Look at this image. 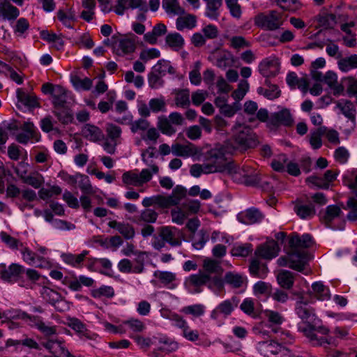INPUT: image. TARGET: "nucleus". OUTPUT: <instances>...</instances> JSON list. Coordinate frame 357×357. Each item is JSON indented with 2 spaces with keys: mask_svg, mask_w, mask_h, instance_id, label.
<instances>
[{
  "mask_svg": "<svg viewBox=\"0 0 357 357\" xmlns=\"http://www.w3.org/2000/svg\"><path fill=\"white\" fill-rule=\"evenodd\" d=\"M202 273L209 278L208 289L211 290L216 289L219 291L223 289L222 278L223 268L220 261L210 258L204 259L203 271Z\"/></svg>",
  "mask_w": 357,
  "mask_h": 357,
  "instance_id": "obj_5",
  "label": "nucleus"
},
{
  "mask_svg": "<svg viewBox=\"0 0 357 357\" xmlns=\"http://www.w3.org/2000/svg\"><path fill=\"white\" fill-rule=\"evenodd\" d=\"M158 127L165 135H172L176 132V129L172 126L170 121L165 116L158 119Z\"/></svg>",
  "mask_w": 357,
  "mask_h": 357,
  "instance_id": "obj_51",
  "label": "nucleus"
},
{
  "mask_svg": "<svg viewBox=\"0 0 357 357\" xmlns=\"http://www.w3.org/2000/svg\"><path fill=\"white\" fill-rule=\"evenodd\" d=\"M280 66L275 59H265L259 64L260 74L266 78L276 76L278 73Z\"/></svg>",
  "mask_w": 357,
  "mask_h": 357,
  "instance_id": "obj_20",
  "label": "nucleus"
},
{
  "mask_svg": "<svg viewBox=\"0 0 357 357\" xmlns=\"http://www.w3.org/2000/svg\"><path fill=\"white\" fill-rule=\"evenodd\" d=\"M154 276L165 286L169 285L176 280V275L169 271H155Z\"/></svg>",
  "mask_w": 357,
  "mask_h": 357,
  "instance_id": "obj_57",
  "label": "nucleus"
},
{
  "mask_svg": "<svg viewBox=\"0 0 357 357\" xmlns=\"http://www.w3.org/2000/svg\"><path fill=\"white\" fill-rule=\"evenodd\" d=\"M265 84L269 86V89H264L263 88L260 87L258 89L259 93L263 92V95L269 100L278 98L280 96V90L279 89L278 86H270V82L268 79H266Z\"/></svg>",
  "mask_w": 357,
  "mask_h": 357,
  "instance_id": "obj_49",
  "label": "nucleus"
},
{
  "mask_svg": "<svg viewBox=\"0 0 357 357\" xmlns=\"http://www.w3.org/2000/svg\"><path fill=\"white\" fill-rule=\"evenodd\" d=\"M163 74H159L158 71L155 70V66L153 67V70L148 75L149 85L151 89H158L162 86L164 81L162 79Z\"/></svg>",
  "mask_w": 357,
  "mask_h": 357,
  "instance_id": "obj_48",
  "label": "nucleus"
},
{
  "mask_svg": "<svg viewBox=\"0 0 357 357\" xmlns=\"http://www.w3.org/2000/svg\"><path fill=\"white\" fill-rule=\"evenodd\" d=\"M288 162L287 156L285 154L279 155L278 159H274L271 162L272 168L279 172H282L285 171L284 165Z\"/></svg>",
  "mask_w": 357,
  "mask_h": 357,
  "instance_id": "obj_62",
  "label": "nucleus"
},
{
  "mask_svg": "<svg viewBox=\"0 0 357 357\" xmlns=\"http://www.w3.org/2000/svg\"><path fill=\"white\" fill-rule=\"evenodd\" d=\"M165 196L163 195H155L150 197H145L142 200V205L146 207H150L151 206L158 205L160 208H166L165 204Z\"/></svg>",
  "mask_w": 357,
  "mask_h": 357,
  "instance_id": "obj_53",
  "label": "nucleus"
},
{
  "mask_svg": "<svg viewBox=\"0 0 357 357\" xmlns=\"http://www.w3.org/2000/svg\"><path fill=\"white\" fill-rule=\"evenodd\" d=\"M294 123L292 116L288 109L271 114L268 120V126L278 127L280 126H291Z\"/></svg>",
  "mask_w": 357,
  "mask_h": 357,
  "instance_id": "obj_12",
  "label": "nucleus"
},
{
  "mask_svg": "<svg viewBox=\"0 0 357 357\" xmlns=\"http://www.w3.org/2000/svg\"><path fill=\"white\" fill-rule=\"evenodd\" d=\"M223 285L227 284L232 289H241L247 286L248 280L244 275L236 271H228L222 278Z\"/></svg>",
  "mask_w": 357,
  "mask_h": 357,
  "instance_id": "obj_15",
  "label": "nucleus"
},
{
  "mask_svg": "<svg viewBox=\"0 0 357 357\" xmlns=\"http://www.w3.org/2000/svg\"><path fill=\"white\" fill-rule=\"evenodd\" d=\"M68 326L75 331L80 337L81 339L86 340H95L96 335L91 333L86 327V325L77 318H70L68 321Z\"/></svg>",
  "mask_w": 357,
  "mask_h": 357,
  "instance_id": "obj_19",
  "label": "nucleus"
},
{
  "mask_svg": "<svg viewBox=\"0 0 357 357\" xmlns=\"http://www.w3.org/2000/svg\"><path fill=\"white\" fill-rule=\"evenodd\" d=\"M165 43L172 50L178 52L183 47L185 40L179 33L174 32L166 36Z\"/></svg>",
  "mask_w": 357,
  "mask_h": 357,
  "instance_id": "obj_33",
  "label": "nucleus"
},
{
  "mask_svg": "<svg viewBox=\"0 0 357 357\" xmlns=\"http://www.w3.org/2000/svg\"><path fill=\"white\" fill-rule=\"evenodd\" d=\"M181 312L186 314L200 317L204 313V306L201 304L188 305L182 308Z\"/></svg>",
  "mask_w": 357,
  "mask_h": 357,
  "instance_id": "obj_61",
  "label": "nucleus"
},
{
  "mask_svg": "<svg viewBox=\"0 0 357 357\" xmlns=\"http://www.w3.org/2000/svg\"><path fill=\"white\" fill-rule=\"evenodd\" d=\"M233 132L232 141L225 142L228 143V147L231 150V153L236 150L244 151L249 149H254L259 143L256 135L244 124H236L233 128Z\"/></svg>",
  "mask_w": 357,
  "mask_h": 357,
  "instance_id": "obj_3",
  "label": "nucleus"
},
{
  "mask_svg": "<svg viewBox=\"0 0 357 357\" xmlns=\"http://www.w3.org/2000/svg\"><path fill=\"white\" fill-rule=\"evenodd\" d=\"M174 101L177 107L188 108L190 105V91L187 89L176 90Z\"/></svg>",
  "mask_w": 357,
  "mask_h": 357,
  "instance_id": "obj_39",
  "label": "nucleus"
},
{
  "mask_svg": "<svg viewBox=\"0 0 357 357\" xmlns=\"http://www.w3.org/2000/svg\"><path fill=\"white\" fill-rule=\"evenodd\" d=\"M279 250L278 243L272 240L259 245L255 254L261 258L271 259L278 255Z\"/></svg>",
  "mask_w": 357,
  "mask_h": 357,
  "instance_id": "obj_14",
  "label": "nucleus"
},
{
  "mask_svg": "<svg viewBox=\"0 0 357 357\" xmlns=\"http://www.w3.org/2000/svg\"><path fill=\"white\" fill-rule=\"evenodd\" d=\"M82 134L84 138L93 142H98L105 139V136L102 130L98 127L89 123L86 124L82 128Z\"/></svg>",
  "mask_w": 357,
  "mask_h": 357,
  "instance_id": "obj_25",
  "label": "nucleus"
},
{
  "mask_svg": "<svg viewBox=\"0 0 357 357\" xmlns=\"http://www.w3.org/2000/svg\"><path fill=\"white\" fill-rule=\"evenodd\" d=\"M264 218L263 213L256 208H250L241 212L237 215L239 222L245 225H252L260 222Z\"/></svg>",
  "mask_w": 357,
  "mask_h": 357,
  "instance_id": "obj_17",
  "label": "nucleus"
},
{
  "mask_svg": "<svg viewBox=\"0 0 357 357\" xmlns=\"http://www.w3.org/2000/svg\"><path fill=\"white\" fill-rule=\"evenodd\" d=\"M52 98L54 108L68 105L70 103L69 100H72L70 93L61 85L56 88Z\"/></svg>",
  "mask_w": 357,
  "mask_h": 357,
  "instance_id": "obj_23",
  "label": "nucleus"
},
{
  "mask_svg": "<svg viewBox=\"0 0 357 357\" xmlns=\"http://www.w3.org/2000/svg\"><path fill=\"white\" fill-rule=\"evenodd\" d=\"M108 226L117 230L126 240L133 238L135 235L134 227L128 222L112 220L108 222Z\"/></svg>",
  "mask_w": 357,
  "mask_h": 357,
  "instance_id": "obj_22",
  "label": "nucleus"
},
{
  "mask_svg": "<svg viewBox=\"0 0 357 357\" xmlns=\"http://www.w3.org/2000/svg\"><path fill=\"white\" fill-rule=\"evenodd\" d=\"M317 21L319 26L325 29L332 28L335 23V15L333 14L319 15L317 16Z\"/></svg>",
  "mask_w": 357,
  "mask_h": 357,
  "instance_id": "obj_55",
  "label": "nucleus"
},
{
  "mask_svg": "<svg viewBox=\"0 0 357 357\" xmlns=\"http://www.w3.org/2000/svg\"><path fill=\"white\" fill-rule=\"evenodd\" d=\"M105 131L107 138L121 144V128L113 123H107Z\"/></svg>",
  "mask_w": 357,
  "mask_h": 357,
  "instance_id": "obj_47",
  "label": "nucleus"
},
{
  "mask_svg": "<svg viewBox=\"0 0 357 357\" xmlns=\"http://www.w3.org/2000/svg\"><path fill=\"white\" fill-rule=\"evenodd\" d=\"M312 244L313 241L310 234L300 236L298 234H292L289 238L291 250L288 252V257H280L278 260L279 265L303 272L310 259V253L304 249L310 248Z\"/></svg>",
  "mask_w": 357,
  "mask_h": 357,
  "instance_id": "obj_1",
  "label": "nucleus"
},
{
  "mask_svg": "<svg viewBox=\"0 0 357 357\" xmlns=\"http://www.w3.org/2000/svg\"><path fill=\"white\" fill-rule=\"evenodd\" d=\"M89 254V251L84 250L79 255L63 253L61 255V257L66 264L73 267L79 268L82 267L83 261Z\"/></svg>",
  "mask_w": 357,
  "mask_h": 357,
  "instance_id": "obj_27",
  "label": "nucleus"
},
{
  "mask_svg": "<svg viewBox=\"0 0 357 357\" xmlns=\"http://www.w3.org/2000/svg\"><path fill=\"white\" fill-rule=\"evenodd\" d=\"M298 331L303 333L314 346H323L325 343L331 344V340L324 337H318L315 333V326L310 324H307L305 326H298Z\"/></svg>",
  "mask_w": 357,
  "mask_h": 357,
  "instance_id": "obj_18",
  "label": "nucleus"
},
{
  "mask_svg": "<svg viewBox=\"0 0 357 357\" xmlns=\"http://www.w3.org/2000/svg\"><path fill=\"white\" fill-rule=\"evenodd\" d=\"M347 206L351 211L347 214V219L350 221L357 220V200L354 197H350L347 202Z\"/></svg>",
  "mask_w": 357,
  "mask_h": 357,
  "instance_id": "obj_64",
  "label": "nucleus"
},
{
  "mask_svg": "<svg viewBox=\"0 0 357 357\" xmlns=\"http://www.w3.org/2000/svg\"><path fill=\"white\" fill-rule=\"evenodd\" d=\"M172 153L178 157L193 158L200 155L201 149L189 142L185 144L176 143L172 146Z\"/></svg>",
  "mask_w": 357,
  "mask_h": 357,
  "instance_id": "obj_11",
  "label": "nucleus"
},
{
  "mask_svg": "<svg viewBox=\"0 0 357 357\" xmlns=\"http://www.w3.org/2000/svg\"><path fill=\"white\" fill-rule=\"evenodd\" d=\"M259 352L266 357H275L280 348V344L273 340L260 341L257 346Z\"/></svg>",
  "mask_w": 357,
  "mask_h": 357,
  "instance_id": "obj_21",
  "label": "nucleus"
},
{
  "mask_svg": "<svg viewBox=\"0 0 357 357\" xmlns=\"http://www.w3.org/2000/svg\"><path fill=\"white\" fill-rule=\"evenodd\" d=\"M17 96L19 102L29 108H35L40 106L36 96L26 93L22 89H17Z\"/></svg>",
  "mask_w": 357,
  "mask_h": 357,
  "instance_id": "obj_37",
  "label": "nucleus"
},
{
  "mask_svg": "<svg viewBox=\"0 0 357 357\" xmlns=\"http://www.w3.org/2000/svg\"><path fill=\"white\" fill-rule=\"evenodd\" d=\"M171 247H178L182 243L178 229L175 227L162 226L157 229V234L153 236L152 246L156 250H160L166 244Z\"/></svg>",
  "mask_w": 357,
  "mask_h": 357,
  "instance_id": "obj_4",
  "label": "nucleus"
},
{
  "mask_svg": "<svg viewBox=\"0 0 357 357\" xmlns=\"http://www.w3.org/2000/svg\"><path fill=\"white\" fill-rule=\"evenodd\" d=\"M77 177L79 188L83 194L93 195L95 193L88 176L77 173Z\"/></svg>",
  "mask_w": 357,
  "mask_h": 357,
  "instance_id": "obj_43",
  "label": "nucleus"
},
{
  "mask_svg": "<svg viewBox=\"0 0 357 357\" xmlns=\"http://www.w3.org/2000/svg\"><path fill=\"white\" fill-rule=\"evenodd\" d=\"M41 295L47 302L52 305H55L57 302L60 301L61 297L59 293L47 287H43Z\"/></svg>",
  "mask_w": 357,
  "mask_h": 357,
  "instance_id": "obj_45",
  "label": "nucleus"
},
{
  "mask_svg": "<svg viewBox=\"0 0 357 357\" xmlns=\"http://www.w3.org/2000/svg\"><path fill=\"white\" fill-rule=\"evenodd\" d=\"M337 107L352 122L356 121V109L354 104L349 100L342 99L337 102Z\"/></svg>",
  "mask_w": 357,
  "mask_h": 357,
  "instance_id": "obj_29",
  "label": "nucleus"
},
{
  "mask_svg": "<svg viewBox=\"0 0 357 357\" xmlns=\"http://www.w3.org/2000/svg\"><path fill=\"white\" fill-rule=\"evenodd\" d=\"M294 295L297 296L299 300L296 302L295 311L296 314L301 318L303 322L310 324L315 317L314 310L307 305L306 301L303 300L301 293L296 292Z\"/></svg>",
  "mask_w": 357,
  "mask_h": 357,
  "instance_id": "obj_10",
  "label": "nucleus"
},
{
  "mask_svg": "<svg viewBox=\"0 0 357 357\" xmlns=\"http://www.w3.org/2000/svg\"><path fill=\"white\" fill-rule=\"evenodd\" d=\"M242 178V182L247 186H258L261 182V176L258 172L251 169L246 170L244 167L242 169L237 168V172Z\"/></svg>",
  "mask_w": 357,
  "mask_h": 357,
  "instance_id": "obj_26",
  "label": "nucleus"
},
{
  "mask_svg": "<svg viewBox=\"0 0 357 357\" xmlns=\"http://www.w3.org/2000/svg\"><path fill=\"white\" fill-rule=\"evenodd\" d=\"M253 250L251 243L236 244L231 250V254L234 257H245Z\"/></svg>",
  "mask_w": 357,
  "mask_h": 357,
  "instance_id": "obj_44",
  "label": "nucleus"
},
{
  "mask_svg": "<svg viewBox=\"0 0 357 357\" xmlns=\"http://www.w3.org/2000/svg\"><path fill=\"white\" fill-rule=\"evenodd\" d=\"M71 82L75 89L84 91H89L93 84V82L91 79L88 77L81 79L77 75L71 77Z\"/></svg>",
  "mask_w": 357,
  "mask_h": 357,
  "instance_id": "obj_46",
  "label": "nucleus"
},
{
  "mask_svg": "<svg viewBox=\"0 0 357 357\" xmlns=\"http://www.w3.org/2000/svg\"><path fill=\"white\" fill-rule=\"evenodd\" d=\"M62 190L58 185H53L50 189L42 188L39 190V197L43 200H46L54 195H59L61 193Z\"/></svg>",
  "mask_w": 357,
  "mask_h": 357,
  "instance_id": "obj_59",
  "label": "nucleus"
},
{
  "mask_svg": "<svg viewBox=\"0 0 357 357\" xmlns=\"http://www.w3.org/2000/svg\"><path fill=\"white\" fill-rule=\"evenodd\" d=\"M19 15L18 8L10 3L5 1L0 4V16H2L4 20H14Z\"/></svg>",
  "mask_w": 357,
  "mask_h": 357,
  "instance_id": "obj_34",
  "label": "nucleus"
},
{
  "mask_svg": "<svg viewBox=\"0 0 357 357\" xmlns=\"http://www.w3.org/2000/svg\"><path fill=\"white\" fill-rule=\"evenodd\" d=\"M187 195L186 189L181 185H176L172 190L170 195L165 196V208L172 206H176Z\"/></svg>",
  "mask_w": 357,
  "mask_h": 357,
  "instance_id": "obj_24",
  "label": "nucleus"
},
{
  "mask_svg": "<svg viewBox=\"0 0 357 357\" xmlns=\"http://www.w3.org/2000/svg\"><path fill=\"white\" fill-rule=\"evenodd\" d=\"M296 274L287 271L281 270L277 275V281L280 287L283 289H291L294 284Z\"/></svg>",
  "mask_w": 357,
  "mask_h": 357,
  "instance_id": "obj_30",
  "label": "nucleus"
},
{
  "mask_svg": "<svg viewBox=\"0 0 357 357\" xmlns=\"http://www.w3.org/2000/svg\"><path fill=\"white\" fill-rule=\"evenodd\" d=\"M22 255L23 257V260L27 263L29 265L31 266H40V265L36 264V259L38 260H41L42 258L37 256L35 252L31 251L29 248L26 247H22Z\"/></svg>",
  "mask_w": 357,
  "mask_h": 357,
  "instance_id": "obj_54",
  "label": "nucleus"
},
{
  "mask_svg": "<svg viewBox=\"0 0 357 357\" xmlns=\"http://www.w3.org/2000/svg\"><path fill=\"white\" fill-rule=\"evenodd\" d=\"M342 211L340 208L337 205H330L326 207V213L322 217V222L326 225V227H331L332 221L337 217H338Z\"/></svg>",
  "mask_w": 357,
  "mask_h": 357,
  "instance_id": "obj_40",
  "label": "nucleus"
},
{
  "mask_svg": "<svg viewBox=\"0 0 357 357\" xmlns=\"http://www.w3.org/2000/svg\"><path fill=\"white\" fill-rule=\"evenodd\" d=\"M0 278L2 280L9 283L17 282L22 274L25 271L24 268L18 264L13 263L9 266L4 264H0Z\"/></svg>",
  "mask_w": 357,
  "mask_h": 357,
  "instance_id": "obj_9",
  "label": "nucleus"
},
{
  "mask_svg": "<svg viewBox=\"0 0 357 357\" xmlns=\"http://www.w3.org/2000/svg\"><path fill=\"white\" fill-rule=\"evenodd\" d=\"M53 113L57 117L58 120L63 124H68L73 120V114L72 110L70 109L69 105L55 107Z\"/></svg>",
  "mask_w": 357,
  "mask_h": 357,
  "instance_id": "obj_36",
  "label": "nucleus"
},
{
  "mask_svg": "<svg viewBox=\"0 0 357 357\" xmlns=\"http://www.w3.org/2000/svg\"><path fill=\"white\" fill-rule=\"evenodd\" d=\"M172 221L178 225H183L188 215L184 209L180 206L171 211Z\"/></svg>",
  "mask_w": 357,
  "mask_h": 357,
  "instance_id": "obj_56",
  "label": "nucleus"
},
{
  "mask_svg": "<svg viewBox=\"0 0 357 357\" xmlns=\"http://www.w3.org/2000/svg\"><path fill=\"white\" fill-rule=\"evenodd\" d=\"M206 3V16L211 19H218V10L222 4V0H203Z\"/></svg>",
  "mask_w": 357,
  "mask_h": 357,
  "instance_id": "obj_42",
  "label": "nucleus"
},
{
  "mask_svg": "<svg viewBox=\"0 0 357 357\" xmlns=\"http://www.w3.org/2000/svg\"><path fill=\"white\" fill-rule=\"evenodd\" d=\"M151 169V171L143 169L139 174L133 171L126 172L122 175V181L126 185L141 187L152 179L153 174H156L159 172V167L156 165H152Z\"/></svg>",
  "mask_w": 357,
  "mask_h": 357,
  "instance_id": "obj_6",
  "label": "nucleus"
},
{
  "mask_svg": "<svg viewBox=\"0 0 357 357\" xmlns=\"http://www.w3.org/2000/svg\"><path fill=\"white\" fill-rule=\"evenodd\" d=\"M149 106L153 113L166 111V102L163 98L151 99L149 102Z\"/></svg>",
  "mask_w": 357,
  "mask_h": 357,
  "instance_id": "obj_58",
  "label": "nucleus"
},
{
  "mask_svg": "<svg viewBox=\"0 0 357 357\" xmlns=\"http://www.w3.org/2000/svg\"><path fill=\"white\" fill-rule=\"evenodd\" d=\"M264 315L267 319V324L265 326L271 329L273 333H283L280 325L284 321V317L278 312L273 310H266Z\"/></svg>",
  "mask_w": 357,
  "mask_h": 357,
  "instance_id": "obj_16",
  "label": "nucleus"
},
{
  "mask_svg": "<svg viewBox=\"0 0 357 357\" xmlns=\"http://www.w3.org/2000/svg\"><path fill=\"white\" fill-rule=\"evenodd\" d=\"M255 22L263 29L275 31L282 24V15L276 10H271L267 14L260 13L256 16Z\"/></svg>",
  "mask_w": 357,
  "mask_h": 357,
  "instance_id": "obj_7",
  "label": "nucleus"
},
{
  "mask_svg": "<svg viewBox=\"0 0 357 357\" xmlns=\"http://www.w3.org/2000/svg\"><path fill=\"white\" fill-rule=\"evenodd\" d=\"M339 69L344 73H347L351 69L357 68V54L340 58L337 62Z\"/></svg>",
  "mask_w": 357,
  "mask_h": 357,
  "instance_id": "obj_38",
  "label": "nucleus"
},
{
  "mask_svg": "<svg viewBox=\"0 0 357 357\" xmlns=\"http://www.w3.org/2000/svg\"><path fill=\"white\" fill-rule=\"evenodd\" d=\"M294 211L301 219L311 218L316 213V210L312 204L305 205L298 200L294 202Z\"/></svg>",
  "mask_w": 357,
  "mask_h": 357,
  "instance_id": "obj_28",
  "label": "nucleus"
},
{
  "mask_svg": "<svg viewBox=\"0 0 357 357\" xmlns=\"http://www.w3.org/2000/svg\"><path fill=\"white\" fill-rule=\"evenodd\" d=\"M0 238L1 241L12 250H17L19 248L23 247L22 243L5 231L0 233Z\"/></svg>",
  "mask_w": 357,
  "mask_h": 357,
  "instance_id": "obj_50",
  "label": "nucleus"
},
{
  "mask_svg": "<svg viewBox=\"0 0 357 357\" xmlns=\"http://www.w3.org/2000/svg\"><path fill=\"white\" fill-rule=\"evenodd\" d=\"M158 213L153 209L146 208L141 211L138 216H136L133 221L137 224L145 222L146 224H151L156 222Z\"/></svg>",
  "mask_w": 357,
  "mask_h": 357,
  "instance_id": "obj_35",
  "label": "nucleus"
},
{
  "mask_svg": "<svg viewBox=\"0 0 357 357\" xmlns=\"http://www.w3.org/2000/svg\"><path fill=\"white\" fill-rule=\"evenodd\" d=\"M181 206L189 215L197 213L200 209L201 204L198 200H186Z\"/></svg>",
  "mask_w": 357,
  "mask_h": 357,
  "instance_id": "obj_60",
  "label": "nucleus"
},
{
  "mask_svg": "<svg viewBox=\"0 0 357 357\" xmlns=\"http://www.w3.org/2000/svg\"><path fill=\"white\" fill-rule=\"evenodd\" d=\"M196 25L197 17L192 14L180 16L176 21V27L178 31H183L185 29H192Z\"/></svg>",
  "mask_w": 357,
  "mask_h": 357,
  "instance_id": "obj_31",
  "label": "nucleus"
},
{
  "mask_svg": "<svg viewBox=\"0 0 357 357\" xmlns=\"http://www.w3.org/2000/svg\"><path fill=\"white\" fill-rule=\"evenodd\" d=\"M23 183L28 184L36 189L40 188L44 183V178L41 174L38 172L31 173L27 176L23 181Z\"/></svg>",
  "mask_w": 357,
  "mask_h": 357,
  "instance_id": "obj_52",
  "label": "nucleus"
},
{
  "mask_svg": "<svg viewBox=\"0 0 357 357\" xmlns=\"http://www.w3.org/2000/svg\"><path fill=\"white\" fill-rule=\"evenodd\" d=\"M115 13L119 15H122L126 9L139 8L141 11L146 13L148 11L146 2L144 0H116Z\"/></svg>",
  "mask_w": 357,
  "mask_h": 357,
  "instance_id": "obj_13",
  "label": "nucleus"
},
{
  "mask_svg": "<svg viewBox=\"0 0 357 357\" xmlns=\"http://www.w3.org/2000/svg\"><path fill=\"white\" fill-rule=\"evenodd\" d=\"M162 8L166 13L172 15H183L185 10L182 8L177 0H162Z\"/></svg>",
  "mask_w": 357,
  "mask_h": 357,
  "instance_id": "obj_41",
  "label": "nucleus"
},
{
  "mask_svg": "<svg viewBox=\"0 0 357 357\" xmlns=\"http://www.w3.org/2000/svg\"><path fill=\"white\" fill-rule=\"evenodd\" d=\"M312 295L320 301L329 300L331 293L328 287L325 286L321 282H316L312 284Z\"/></svg>",
  "mask_w": 357,
  "mask_h": 357,
  "instance_id": "obj_32",
  "label": "nucleus"
},
{
  "mask_svg": "<svg viewBox=\"0 0 357 357\" xmlns=\"http://www.w3.org/2000/svg\"><path fill=\"white\" fill-rule=\"evenodd\" d=\"M231 153L229 149L228 143L217 144L215 146L204 153V161L206 165V172L211 173L226 172L230 175H234L237 172V167L232 162H227L225 155Z\"/></svg>",
  "mask_w": 357,
  "mask_h": 357,
  "instance_id": "obj_2",
  "label": "nucleus"
},
{
  "mask_svg": "<svg viewBox=\"0 0 357 357\" xmlns=\"http://www.w3.org/2000/svg\"><path fill=\"white\" fill-rule=\"evenodd\" d=\"M346 84L347 92L349 96H357V79L347 77L344 79Z\"/></svg>",
  "mask_w": 357,
  "mask_h": 357,
  "instance_id": "obj_63",
  "label": "nucleus"
},
{
  "mask_svg": "<svg viewBox=\"0 0 357 357\" xmlns=\"http://www.w3.org/2000/svg\"><path fill=\"white\" fill-rule=\"evenodd\" d=\"M209 278L204 275L202 271L197 274H192L185 279L184 287L191 294H198L202 291V287H208Z\"/></svg>",
  "mask_w": 357,
  "mask_h": 357,
  "instance_id": "obj_8",
  "label": "nucleus"
}]
</instances>
